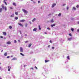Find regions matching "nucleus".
Here are the masks:
<instances>
[{
  "mask_svg": "<svg viewBox=\"0 0 79 79\" xmlns=\"http://www.w3.org/2000/svg\"><path fill=\"white\" fill-rule=\"evenodd\" d=\"M13 5H14V6H16V3H13Z\"/></svg>",
  "mask_w": 79,
  "mask_h": 79,
  "instance_id": "obj_21",
  "label": "nucleus"
},
{
  "mask_svg": "<svg viewBox=\"0 0 79 79\" xmlns=\"http://www.w3.org/2000/svg\"><path fill=\"white\" fill-rule=\"evenodd\" d=\"M39 30H41V28H40V25L39 26Z\"/></svg>",
  "mask_w": 79,
  "mask_h": 79,
  "instance_id": "obj_23",
  "label": "nucleus"
},
{
  "mask_svg": "<svg viewBox=\"0 0 79 79\" xmlns=\"http://www.w3.org/2000/svg\"><path fill=\"white\" fill-rule=\"evenodd\" d=\"M7 58H10V56H7Z\"/></svg>",
  "mask_w": 79,
  "mask_h": 79,
  "instance_id": "obj_47",
  "label": "nucleus"
},
{
  "mask_svg": "<svg viewBox=\"0 0 79 79\" xmlns=\"http://www.w3.org/2000/svg\"><path fill=\"white\" fill-rule=\"evenodd\" d=\"M5 1H5V0H4L3 2H4V3H5V5H7V3H6V2Z\"/></svg>",
  "mask_w": 79,
  "mask_h": 79,
  "instance_id": "obj_18",
  "label": "nucleus"
},
{
  "mask_svg": "<svg viewBox=\"0 0 79 79\" xmlns=\"http://www.w3.org/2000/svg\"><path fill=\"white\" fill-rule=\"evenodd\" d=\"M20 54L21 55H22V56H24V55L22 53H20Z\"/></svg>",
  "mask_w": 79,
  "mask_h": 79,
  "instance_id": "obj_14",
  "label": "nucleus"
},
{
  "mask_svg": "<svg viewBox=\"0 0 79 79\" xmlns=\"http://www.w3.org/2000/svg\"><path fill=\"white\" fill-rule=\"evenodd\" d=\"M16 58H14L12 59H11V60H16Z\"/></svg>",
  "mask_w": 79,
  "mask_h": 79,
  "instance_id": "obj_17",
  "label": "nucleus"
},
{
  "mask_svg": "<svg viewBox=\"0 0 79 79\" xmlns=\"http://www.w3.org/2000/svg\"><path fill=\"white\" fill-rule=\"evenodd\" d=\"M35 20H36V19L35 18L33 19L32 20V22H34V21H35Z\"/></svg>",
  "mask_w": 79,
  "mask_h": 79,
  "instance_id": "obj_15",
  "label": "nucleus"
},
{
  "mask_svg": "<svg viewBox=\"0 0 79 79\" xmlns=\"http://www.w3.org/2000/svg\"><path fill=\"white\" fill-rule=\"evenodd\" d=\"M25 26L26 27H27V23L25 24Z\"/></svg>",
  "mask_w": 79,
  "mask_h": 79,
  "instance_id": "obj_28",
  "label": "nucleus"
},
{
  "mask_svg": "<svg viewBox=\"0 0 79 79\" xmlns=\"http://www.w3.org/2000/svg\"><path fill=\"white\" fill-rule=\"evenodd\" d=\"M28 42V41H25V43L26 44Z\"/></svg>",
  "mask_w": 79,
  "mask_h": 79,
  "instance_id": "obj_38",
  "label": "nucleus"
},
{
  "mask_svg": "<svg viewBox=\"0 0 79 79\" xmlns=\"http://www.w3.org/2000/svg\"><path fill=\"white\" fill-rule=\"evenodd\" d=\"M6 44H7V45H10L11 44V41L7 42Z\"/></svg>",
  "mask_w": 79,
  "mask_h": 79,
  "instance_id": "obj_4",
  "label": "nucleus"
},
{
  "mask_svg": "<svg viewBox=\"0 0 79 79\" xmlns=\"http://www.w3.org/2000/svg\"><path fill=\"white\" fill-rule=\"evenodd\" d=\"M69 35H70V36H72V35H71V33L69 34Z\"/></svg>",
  "mask_w": 79,
  "mask_h": 79,
  "instance_id": "obj_33",
  "label": "nucleus"
},
{
  "mask_svg": "<svg viewBox=\"0 0 79 79\" xmlns=\"http://www.w3.org/2000/svg\"><path fill=\"white\" fill-rule=\"evenodd\" d=\"M48 61H49V60H45V63H47V62H48Z\"/></svg>",
  "mask_w": 79,
  "mask_h": 79,
  "instance_id": "obj_26",
  "label": "nucleus"
},
{
  "mask_svg": "<svg viewBox=\"0 0 79 79\" xmlns=\"http://www.w3.org/2000/svg\"><path fill=\"white\" fill-rule=\"evenodd\" d=\"M71 31H72L73 32V31H74V29L73 28H71Z\"/></svg>",
  "mask_w": 79,
  "mask_h": 79,
  "instance_id": "obj_31",
  "label": "nucleus"
},
{
  "mask_svg": "<svg viewBox=\"0 0 79 79\" xmlns=\"http://www.w3.org/2000/svg\"><path fill=\"white\" fill-rule=\"evenodd\" d=\"M18 24L20 26H21V27H23V24H21V23H18Z\"/></svg>",
  "mask_w": 79,
  "mask_h": 79,
  "instance_id": "obj_5",
  "label": "nucleus"
},
{
  "mask_svg": "<svg viewBox=\"0 0 79 79\" xmlns=\"http://www.w3.org/2000/svg\"><path fill=\"white\" fill-rule=\"evenodd\" d=\"M77 23H78V24H79V22H78Z\"/></svg>",
  "mask_w": 79,
  "mask_h": 79,
  "instance_id": "obj_56",
  "label": "nucleus"
},
{
  "mask_svg": "<svg viewBox=\"0 0 79 79\" xmlns=\"http://www.w3.org/2000/svg\"><path fill=\"white\" fill-rule=\"evenodd\" d=\"M15 19H16V20H17V19H18V17H15Z\"/></svg>",
  "mask_w": 79,
  "mask_h": 79,
  "instance_id": "obj_24",
  "label": "nucleus"
},
{
  "mask_svg": "<svg viewBox=\"0 0 79 79\" xmlns=\"http://www.w3.org/2000/svg\"><path fill=\"white\" fill-rule=\"evenodd\" d=\"M33 31H37V28H35L33 30Z\"/></svg>",
  "mask_w": 79,
  "mask_h": 79,
  "instance_id": "obj_12",
  "label": "nucleus"
},
{
  "mask_svg": "<svg viewBox=\"0 0 79 79\" xmlns=\"http://www.w3.org/2000/svg\"><path fill=\"white\" fill-rule=\"evenodd\" d=\"M54 22V21H53V20L52 19L51 20V23H53V22Z\"/></svg>",
  "mask_w": 79,
  "mask_h": 79,
  "instance_id": "obj_27",
  "label": "nucleus"
},
{
  "mask_svg": "<svg viewBox=\"0 0 79 79\" xmlns=\"http://www.w3.org/2000/svg\"><path fill=\"white\" fill-rule=\"evenodd\" d=\"M65 5H66V4H63V6H64Z\"/></svg>",
  "mask_w": 79,
  "mask_h": 79,
  "instance_id": "obj_46",
  "label": "nucleus"
},
{
  "mask_svg": "<svg viewBox=\"0 0 79 79\" xmlns=\"http://www.w3.org/2000/svg\"><path fill=\"white\" fill-rule=\"evenodd\" d=\"M73 10H76V8L75 7H73Z\"/></svg>",
  "mask_w": 79,
  "mask_h": 79,
  "instance_id": "obj_30",
  "label": "nucleus"
},
{
  "mask_svg": "<svg viewBox=\"0 0 79 79\" xmlns=\"http://www.w3.org/2000/svg\"><path fill=\"white\" fill-rule=\"evenodd\" d=\"M11 57H13V56H11Z\"/></svg>",
  "mask_w": 79,
  "mask_h": 79,
  "instance_id": "obj_55",
  "label": "nucleus"
},
{
  "mask_svg": "<svg viewBox=\"0 0 79 79\" xmlns=\"http://www.w3.org/2000/svg\"><path fill=\"white\" fill-rule=\"evenodd\" d=\"M77 32H79V29H78L77 30Z\"/></svg>",
  "mask_w": 79,
  "mask_h": 79,
  "instance_id": "obj_44",
  "label": "nucleus"
},
{
  "mask_svg": "<svg viewBox=\"0 0 79 79\" xmlns=\"http://www.w3.org/2000/svg\"><path fill=\"white\" fill-rule=\"evenodd\" d=\"M2 10L3 9H2V8H0V13H1V12L2 11Z\"/></svg>",
  "mask_w": 79,
  "mask_h": 79,
  "instance_id": "obj_13",
  "label": "nucleus"
},
{
  "mask_svg": "<svg viewBox=\"0 0 79 79\" xmlns=\"http://www.w3.org/2000/svg\"><path fill=\"white\" fill-rule=\"evenodd\" d=\"M69 7H67V10H69Z\"/></svg>",
  "mask_w": 79,
  "mask_h": 79,
  "instance_id": "obj_36",
  "label": "nucleus"
},
{
  "mask_svg": "<svg viewBox=\"0 0 79 79\" xmlns=\"http://www.w3.org/2000/svg\"><path fill=\"white\" fill-rule=\"evenodd\" d=\"M2 64V63H0V64Z\"/></svg>",
  "mask_w": 79,
  "mask_h": 79,
  "instance_id": "obj_60",
  "label": "nucleus"
},
{
  "mask_svg": "<svg viewBox=\"0 0 79 79\" xmlns=\"http://www.w3.org/2000/svg\"><path fill=\"white\" fill-rule=\"evenodd\" d=\"M3 34L4 35H6V32H3Z\"/></svg>",
  "mask_w": 79,
  "mask_h": 79,
  "instance_id": "obj_9",
  "label": "nucleus"
},
{
  "mask_svg": "<svg viewBox=\"0 0 79 79\" xmlns=\"http://www.w3.org/2000/svg\"><path fill=\"white\" fill-rule=\"evenodd\" d=\"M4 1H7V0H4Z\"/></svg>",
  "mask_w": 79,
  "mask_h": 79,
  "instance_id": "obj_58",
  "label": "nucleus"
},
{
  "mask_svg": "<svg viewBox=\"0 0 79 79\" xmlns=\"http://www.w3.org/2000/svg\"><path fill=\"white\" fill-rule=\"evenodd\" d=\"M20 34H21V31H20Z\"/></svg>",
  "mask_w": 79,
  "mask_h": 79,
  "instance_id": "obj_57",
  "label": "nucleus"
},
{
  "mask_svg": "<svg viewBox=\"0 0 79 79\" xmlns=\"http://www.w3.org/2000/svg\"><path fill=\"white\" fill-rule=\"evenodd\" d=\"M31 69H33V70L34 69L33 68H31Z\"/></svg>",
  "mask_w": 79,
  "mask_h": 79,
  "instance_id": "obj_49",
  "label": "nucleus"
},
{
  "mask_svg": "<svg viewBox=\"0 0 79 79\" xmlns=\"http://www.w3.org/2000/svg\"><path fill=\"white\" fill-rule=\"evenodd\" d=\"M25 36H27V34H25Z\"/></svg>",
  "mask_w": 79,
  "mask_h": 79,
  "instance_id": "obj_53",
  "label": "nucleus"
},
{
  "mask_svg": "<svg viewBox=\"0 0 79 79\" xmlns=\"http://www.w3.org/2000/svg\"><path fill=\"white\" fill-rule=\"evenodd\" d=\"M23 11L24 12V13H26V14H27V13H28V12H27V11L25 10L24 9H23Z\"/></svg>",
  "mask_w": 79,
  "mask_h": 79,
  "instance_id": "obj_2",
  "label": "nucleus"
},
{
  "mask_svg": "<svg viewBox=\"0 0 79 79\" xmlns=\"http://www.w3.org/2000/svg\"><path fill=\"white\" fill-rule=\"evenodd\" d=\"M32 45V44H30L28 45V47H30Z\"/></svg>",
  "mask_w": 79,
  "mask_h": 79,
  "instance_id": "obj_22",
  "label": "nucleus"
},
{
  "mask_svg": "<svg viewBox=\"0 0 79 79\" xmlns=\"http://www.w3.org/2000/svg\"><path fill=\"white\" fill-rule=\"evenodd\" d=\"M54 48H55V47H52V49H54Z\"/></svg>",
  "mask_w": 79,
  "mask_h": 79,
  "instance_id": "obj_41",
  "label": "nucleus"
},
{
  "mask_svg": "<svg viewBox=\"0 0 79 79\" xmlns=\"http://www.w3.org/2000/svg\"><path fill=\"white\" fill-rule=\"evenodd\" d=\"M38 3H40V1H38Z\"/></svg>",
  "mask_w": 79,
  "mask_h": 79,
  "instance_id": "obj_43",
  "label": "nucleus"
},
{
  "mask_svg": "<svg viewBox=\"0 0 79 79\" xmlns=\"http://www.w3.org/2000/svg\"><path fill=\"white\" fill-rule=\"evenodd\" d=\"M14 42H15V43H16V42H17L16 40H15Z\"/></svg>",
  "mask_w": 79,
  "mask_h": 79,
  "instance_id": "obj_37",
  "label": "nucleus"
},
{
  "mask_svg": "<svg viewBox=\"0 0 79 79\" xmlns=\"http://www.w3.org/2000/svg\"><path fill=\"white\" fill-rule=\"evenodd\" d=\"M35 69H37V67L35 66Z\"/></svg>",
  "mask_w": 79,
  "mask_h": 79,
  "instance_id": "obj_35",
  "label": "nucleus"
},
{
  "mask_svg": "<svg viewBox=\"0 0 79 79\" xmlns=\"http://www.w3.org/2000/svg\"><path fill=\"white\" fill-rule=\"evenodd\" d=\"M4 56H7V52H6L4 54Z\"/></svg>",
  "mask_w": 79,
  "mask_h": 79,
  "instance_id": "obj_19",
  "label": "nucleus"
},
{
  "mask_svg": "<svg viewBox=\"0 0 79 79\" xmlns=\"http://www.w3.org/2000/svg\"><path fill=\"white\" fill-rule=\"evenodd\" d=\"M50 43H52V40H50L49 41Z\"/></svg>",
  "mask_w": 79,
  "mask_h": 79,
  "instance_id": "obj_40",
  "label": "nucleus"
},
{
  "mask_svg": "<svg viewBox=\"0 0 79 79\" xmlns=\"http://www.w3.org/2000/svg\"><path fill=\"white\" fill-rule=\"evenodd\" d=\"M76 7H77V8H79V6L78 5H77V6H76Z\"/></svg>",
  "mask_w": 79,
  "mask_h": 79,
  "instance_id": "obj_34",
  "label": "nucleus"
},
{
  "mask_svg": "<svg viewBox=\"0 0 79 79\" xmlns=\"http://www.w3.org/2000/svg\"><path fill=\"white\" fill-rule=\"evenodd\" d=\"M3 50H2L1 51V52H3Z\"/></svg>",
  "mask_w": 79,
  "mask_h": 79,
  "instance_id": "obj_52",
  "label": "nucleus"
},
{
  "mask_svg": "<svg viewBox=\"0 0 79 79\" xmlns=\"http://www.w3.org/2000/svg\"><path fill=\"white\" fill-rule=\"evenodd\" d=\"M67 59H68V60H70V58H69V56H67Z\"/></svg>",
  "mask_w": 79,
  "mask_h": 79,
  "instance_id": "obj_25",
  "label": "nucleus"
},
{
  "mask_svg": "<svg viewBox=\"0 0 79 79\" xmlns=\"http://www.w3.org/2000/svg\"><path fill=\"white\" fill-rule=\"evenodd\" d=\"M25 21V20L24 19H23L22 20H20L19 22L21 23H23Z\"/></svg>",
  "mask_w": 79,
  "mask_h": 79,
  "instance_id": "obj_7",
  "label": "nucleus"
},
{
  "mask_svg": "<svg viewBox=\"0 0 79 79\" xmlns=\"http://www.w3.org/2000/svg\"><path fill=\"white\" fill-rule=\"evenodd\" d=\"M47 29L48 30H50V28L49 27H48L47 28Z\"/></svg>",
  "mask_w": 79,
  "mask_h": 79,
  "instance_id": "obj_42",
  "label": "nucleus"
},
{
  "mask_svg": "<svg viewBox=\"0 0 79 79\" xmlns=\"http://www.w3.org/2000/svg\"><path fill=\"white\" fill-rule=\"evenodd\" d=\"M8 71H10V69H11V67L10 66H8Z\"/></svg>",
  "mask_w": 79,
  "mask_h": 79,
  "instance_id": "obj_6",
  "label": "nucleus"
},
{
  "mask_svg": "<svg viewBox=\"0 0 79 79\" xmlns=\"http://www.w3.org/2000/svg\"><path fill=\"white\" fill-rule=\"evenodd\" d=\"M24 67H26V65H24Z\"/></svg>",
  "mask_w": 79,
  "mask_h": 79,
  "instance_id": "obj_59",
  "label": "nucleus"
},
{
  "mask_svg": "<svg viewBox=\"0 0 79 79\" xmlns=\"http://www.w3.org/2000/svg\"><path fill=\"white\" fill-rule=\"evenodd\" d=\"M10 10H12V9H13V7H10Z\"/></svg>",
  "mask_w": 79,
  "mask_h": 79,
  "instance_id": "obj_39",
  "label": "nucleus"
},
{
  "mask_svg": "<svg viewBox=\"0 0 79 79\" xmlns=\"http://www.w3.org/2000/svg\"><path fill=\"white\" fill-rule=\"evenodd\" d=\"M20 52H21L22 53H23V48H22V47H21L20 48Z\"/></svg>",
  "mask_w": 79,
  "mask_h": 79,
  "instance_id": "obj_3",
  "label": "nucleus"
},
{
  "mask_svg": "<svg viewBox=\"0 0 79 79\" xmlns=\"http://www.w3.org/2000/svg\"><path fill=\"white\" fill-rule=\"evenodd\" d=\"M55 26V24H53V25H51V27H53V26Z\"/></svg>",
  "mask_w": 79,
  "mask_h": 79,
  "instance_id": "obj_16",
  "label": "nucleus"
},
{
  "mask_svg": "<svg viewBox=\"0 0 79 79\" xmlns=\"http://www.w3.org/2000/svg\"><path fill=\"white\" fill-rule=\"evenodd\" d=\"M15 15H18L19 14H18V12H15Z\"/></svg>",
  "mask_w": 79,
  "mask_h": 79,
  "instance_id": "obj_11",
  "label": "nucleus"
},
{
  "mask_svg": "<svg viewBox=\"0 0 79 79\" xmlns=\"http://www.w3.org/2000/svg\"><path fill=\"white\" fill-rule=\"evenodd\" d=\"M72 38H68V40H69V41H70L71 40H72Z\"/></svg>",
  "mask_w": 79,
  "mask_h": 79,
  "instance_id": "obj_10",
  "label": "nucleus"
},
{
  "mask_svg": "<svg viewBox=\"0 0 79 79\" xmlns=\"http://www.w3.org/2000/svg\"><path fill=\"white\" fill-rule=\"evenodd\" d=\"M29 23H30V24H32V23H31V21H30L29 22Z\"/></svg>",
  "mask_w": 79,
  "mask_h": 79,
  "instance_id": "obj_50",
  "label": "nucleus"
},
{
  "mask_svg": "<svg viewBox=\"0 0 79 79\" xmlns=\"http://www.w3.org/2000/svg\"><path fill=\"white\" fill-rule=\"evenodd\" d=\"M0 37H1V38L2 39H3V36H0Z\"/></svg>",
  "mask_w": 79,
  "mask_h": 79,
  "instance_id": "obj_45",
  "label": "nucleus"
},
{
  "mask_svg": "<svg viewBox=\"0 0 79 79\" xmlns=\"http://www.w3.org/2000/svg\"><path fill=\"white\" fill-rule=\"evenodd\" d=\"M1 6L2 9H5V11H6L7 10V9H6V7L4 6V5L3 4Z\"/></svg>",
  "mask_w": 79,
  "mask_h": 79,
  "instance_id": "obj_1",
  "label": "nucleus"
},
{
  "mask_svg": "<svg viewBox=\"0 0 79 79\" xmlns=\"http://www.w3.org/2000/svg\"><path fill=\"white\" fill-rule=\"evenodd\" d=\"M56 5V3H54L52 4V8H53Z\"/></svg>",
  "mask_w": 79,
  "mask_h": 79,
  "instance_id": "obj_8",
  "label": "nucleus"
},
{
  "mask_svg": "<svg viewBox=\"0 0 79 79\" xmlns=\"http://www.w3.org/2000/svg\"><path fill=\"white\" fill-rule=\"evenodd\" d=\"M48 47L49 48L50 47V45H49Z\"/></svg>",
  "mask_w": 79,
  "mask_h": 79,
  "instance_id": "obj_51",
  "label": "nucleus"
},
{
  "mask_svg": "<svg viewBox=\"0 0 79 79\" xmlns=\"http://www.w3.org/2000/svg\"><path fill=\"white\" fill-rule=\"evenodd\" d=\"M44 34H47V32H44Z\"/></svg>",
  "mask_w": 79,
  "mask_h": 79,
  "instance_id": "obj_48",
  "label": "nucleus"
},
{
  "mask_svg": "<svg viewBox=\"0 0 79 79\" xmlns=\"http://www.w3.org/2000/svg\"><path fill=\"white\" fill-rule=\"evenodd\" d=\"M61 13H60L59 14H58V16H61Z\"/></svg>",
  "mask_w": 79,
  "mask_h": 79,
  "instance_id": "obj_32",
  "label": "nucleus"
},
{
  "mask_svg": "<svg viewBox=\"0 0 79 79\" xmlns=\"http://www.w3.org/2000/svg\"><path fill=\"white\" fill-rule=\"evenodd\" d=\"M9 28H10V29H12V27L11 26H10L9 27Z\"/></svg>",
  "mask_w": 79,
  "mask_h": 79,
  "instance_id": "obj_29",
  "label": "nucleus"
},
{
  "mask_svg": "<svg viewBox=\"0 0 79 79\" xmlns=\"http://www.w3.org/2000/svg\"><path fill=\"white\" fill-rule=\"evenodd\" d=\"M18 42H20V40H18Z\"/></svg>",
  "mask_w": 79,
  "mask_h": 79,
  "instance_id": "obj_54",
  "label": "nucleus"
},
{
  "mask_svg": "<svg viewBox=\"0 0 79 79\" xmlns=\"http://www.w3.org/2000/svg\"><path fill=\"white\" fill-rule=\"evenodd\" d=\"M10 17L12 18V17H14V14H13L12 15H10Z\"/></svg>",
  "mask_w": 79,
  "mask_h": 79,
  "instance_id": "obj_20",
  "label": "nucleus"
}]
</instances>
